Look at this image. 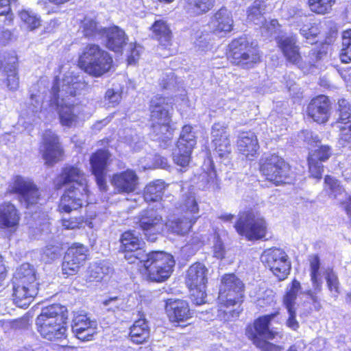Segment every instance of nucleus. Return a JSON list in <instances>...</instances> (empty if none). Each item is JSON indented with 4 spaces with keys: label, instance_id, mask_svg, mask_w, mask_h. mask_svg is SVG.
Segmentation results:
<instances>
[{
    "label": "nucleus",
    "instance_id": "obj_1",
    "mask_svg": "<svg viewBox=\"0 0 351 351\" xmlns=\"http://www.w3.org/2000/svg\"><path fill=\"white\" fill-rule=\"evenodd\" d=\"M55 191L63 189L57 205L60 214L71 213L88 206L92 194L83 170L77 165L66 164L52 180Z\"/></svg>",
    "mask_w": 351,
    "mask_h": 351
},
{
    "label": "nucleus",
    "instance_id": "obj_2",
    "mask_svg": "<svg viewBox=\"0 0 351 351\" xmlns=\"http://www.w3.org/2000/svg\"><path fill=\"white\" fill-rule=\"evenodd\" d=\"M245 291V284L234 273L224 274L221 277L217 297V317L220 321L228 323L239 317L243 310Z\"/></svg>",
    "mask_w": 351,
    "mask_h": 351
},
{
    "label": "nucleus",
    "instance_id": "obj_3",
    "mask_svg": "<svg viewBox=\"0 0 351 351\" xmlns=\"http://www.w3.org/2000/svg\"><path fill=\"white\" fill-rule=\"evenodd\" d=\"M68 319L69 311L65 306L58 303L48 305L36 317V330L43 339L50 341L66 339Z\"/></svg>",
    "mask_w": 351,
    "mask_h": 351
},
{
    "label": "nucleus",
    "instance_id": "obj_4",
    "mask_svg": "<svg viewBox=\"0 0 351 351\" xmlns=\"http://www.w3.org/2000/svg\"><path fill=\"white\" fill-rule=\"evenodd\" d=\"M12 300L19 307L27 308L39 291L40 283L36 269L29 263L20 265L12 279Z\"/></svg>",
    "mask_w": 351,
    "mask_h": 351
},
{
    "label": "nucleus",
    "instance_id": "obj_5",
    "mask_svg": "<svg viewBox=\"0 0 351 351\" xmlns=\"http://www.w3.org/2000/svg\"><path fill=\"white\" fill-rule=\"evenodd\" d=\"M280 314V308L274 312L258 316L245 327V335L255 347L261 351H282L283 347L270 342L282 334L274 330L271 326L272 320Z\"/></svg>",
    "mask_w": 351,
    "mask_h": 351
},
{
    "label": "nucleus",
    "instance_id": "obj_6",
    "mask_svg": "<svg viewBox=\"0 0 351 351\" xmlns=\"http://www.w3.org/2000/svg\"><path fill=\"white\" fill-rule=\"evenodd\" d=\"M77 67L92 77H101L114 66L112 55L99 45L88 43L82 49L77 60Z\"/></svg>",
    "mask_w": 351,
    "mask_h": 351
},
{
    "label": "nucleus",
    "instance_id": "obj_7",
    "mask_svg": "<svg viewBox=\"0 0 351 351\" xmlns=\"http://www.w3.org/2000/svg\"><path fill=\"white\" fill-rule=\"evenodd\" d=\"M225 56L233 66L252 69L262 62L263 52L256 41L242 35L228 43Z\"/></svg>",
    "mask_w": 351,
    "mask_h": 351
},
{
    "label": "nucleus",
    "instance_id": "obj_8",
    "mask_svg": "<svg viewBox=\"0 0 351 351\" xmlns=\"http://www.w3.org/2000/svg\"><path fill=\"white\" fill-rule=\"evenodd\" d=\"M234 228L237 234L247 241L268 240V222L261 212L254 207L239 212Z\"/></svg>",
    "mask_w": 351,
    "mask_h": 351
},
{
    "label": "nucleus",
    "instance_id": "obj_9",
    "mask_svg": "<svg viewBox=\"0 0 351 351\" xmlns=\"http://www.w3.org/2000/svg\"><path fill=\"white\" fill-rule=\"evenodd\" d=\"M258 171L265 182L274 186L290 184L294 180L291 165L283 157L276 154L260 159Z\"/></svg>",
    "mask_w": 351,
    "mask_h": 351
},
{
    "label": "nucleus",
    "instance_id": "obj_10",
    "mask_svg": "<svg viewBox=\"0 0 351 351\" xmlns=\"http://www.w3.org/2000/svg\"><path fill=\"white\" fill-rule=\"evenodd\" d=\"M171 97L156 95L149 102V121L150 127L156 135L163 138L164 136L171 139L173 128H172V113L168 106L172 110L173 103L169 102Z\"/></svg>",
    "mask_w": 351,
    "mask_h": 351
},
{
    "label": "nucleus",
    "instance_id": "obj_11",
    "mask_svg": "<svg viewBox=\"0 0 351 351\" xmlns=\"http://www.w3.org/2000/svg\"><path fill=\"white\" fill-rule=\"evenodd\" d=\"M176 265L173 256L162 250L149 252L143 266L147 279L150 282H163L173 274Z\"/></svg>",
    "mask_w": 351,
    "mask_h": 351
},
{
    "label": "nucleus",
    "instance_id": "obj_12",
    "mask_svg": "<svg viewBox=\"0 0 351 351\" xmlns=\"http://www.w3.org/2000/svg\"><path fill=\"white\" fill-rule=\"evenodd\" d=\"M5 195H16L20 204L26 208L37 206L42 199L40 190L33 180L20 175L12 178Z\"/></svg>",
    "mask_w": 351,
    "mask_h": 351
},
{
    "label": "nucleus",
    "instance_id": "obj_13",
    "mask_svg": "<svg viewBox=\"0 0 351 351\" xmlns=\"http://www.w3.org/2000/svg\"><path fill=\"white\" fill-rule=\"evenodd\" d=\"M207 274V267L199 262L193 263L186 271L185 284L189 290L191 301L196 305L206 302Z\"/></svg>",
    "mask_w": 351,
    "mask_h": 351
},
{
    "label": "nucleus",
    "instance_id": "obj_14",
    "mask_svg": "<svg viewBox=\"0 0 351 351\" xmlns=\"http://www.w3.org/2000/svg\"><path fill=\"white\" fill-rule=\"evenodd\" d=\"M90 259V249L80 242H73L64 252L61 262V272L65 278L77 275Z\"/></svg>",
    "mask_w": 351,
    "mask_h": 351
},
{
    "label": "nucleus",
    "instance_id": "obj_15",
    "mask_svg": "<svg viewBox=\"0 0 351 351\" xmlns=\"http://www.w3.org/2000/svg\"><path fill=\"white\" fill-rule=\"evenodd\" d=\"M263 263L278 281L286 280L291 271V262L285 250L279 247H271L263 254Z\"/></svg>",
    "mask_w": 351,
    "mask_h": 351
},
{
    "label": "nucleus",
    "instance_id": "obj_16",
    "mask_svg": "<svg viewBox=\"0 0 351 351\" xmlns=\"http://www.w3.org/2000/svg\"><path fill=\"white\" fill-rule=\"evenodd\" d=\"M136 224L149 242H156L163 231L165 222L156 209L149 208L142 210L137 217Z\"/></svg>",
    "mask_w": 351,
    "mask_h": 351
},
{
    "label": "nucleus",
    "instance_id": "obj_17",
    "mask_svg": "<svg viewBox=\"0 0 351 351\" xmlns=\"http://www.w3.org/2000/svg\"><path fill=\"white\" fill-rule=\"evenodd\" d=\"M197 143L196 136L190 125H184L176 142L177 152L173 155L174 163L181 167L189 165L193 150Z\"/></svg>",
    "mask_w": 351,
    "mask_h": 351
},
{
    "label": "nucleus",
    "instance_id": "obj_18",
    "mask_svg": "<svg viewBox=\"0 0 351 351\" xmlns=\"http://www.w3.org/2000/svg\"><path fill=\"white\" fill-rule=\"evenodd\" d=\"M165 311L171 324L176 327L184 328L191 324L194 311L189 302L182 299L168 298L165 301Z\"/></svg>",
    "mask_w": 351,
    "mask_h": 351
},
{
    "label": "nucleus",
    "instance_id": "obj_19",
    "mask_svg": "<svg viewBox=\"0 0 351 351\" xmlns=\"http://www.w3.org/2000/svg\"><path fill=\"white\" fill-rule=\"evenodd\" d=\"M112 154L106 148H99L93 152L89 158L90 171L101 191L107 190L106 175L112 162Z\"/></svg>",
    "mask_w": 351,
    "mask_h": 351
},
{
    "label": "nucleus",
    "instance_id": "obj_20",
    "mask_svg": "<svg viewBox=\"0 0 351 351\" xmlns=\"http://www.w3.org/2000/svg\"><path fill=\"white\" fill-rule=\"evenodd\" d=\"M337 104V117L332 125L337 130L339 143L351 149V104L344 99Z\"/></svg>",
    "mask_w": 351,
    "mask_h": 351
},
{
    "label": "nucleus",
    "instance_id": "obj_21",
    "mask_svg": "<svg viewBox=\"0 0 351 351\" xmlns=\"http://www.w3.org/2000/svg\"><path fill=\"white\" fill-rule=\"evenodd\" d=\"M119 241V252L123 254V258L129 264H134L141 260L144 242L134 230L123 232Z\"/></svg>",
    "mask_w": 351,
    "mask_h": 351
},
{
    "label": "nucleus",
    "instance_id": "obj_22",
    "mask_svg": "<svg viewBox=\"0 0 351 351\" xmlns=\"http://www.w3.org/2000/svg\"><path fill=\"white\" fill-rule=\"evenodd\" d=\"M42 157L47 165H53L65 157L64 147L60 137L51 130L45 131L42 136Z\"/></svg>",
    "mask_w": 351,
    "mask_h": 351
},
{
    "label": "nucleus",
    "instance_id": "obj_23",
    "mask_svg": "<svg viewBox=\"0 0 351 351\" xmlns=\"http://www.w3.org/2000/svg\"><path fill=\"white\" fill-rule=\"evenodd\" d=\"M301 290L302 285L300 282L294 278L288 284L282 299V304L286 308L289 314L286 325L293 330H297L300 327L299 322L296 319L295 304Z\"/></svg>",
    "mask_w": 351,
    "mask_h": 351
},
{
    "label": "nucleus",
    "instance_id": "obj_24",
    "mask_svg": "<svg viewBox=\"0 0 351 351\" xmlns=\"http://www.w3.org/2000/svg\"><path fill=\"white\" fill-rule=\"evenodd\" d=\"M22 215L18 207L10 201L0 204V228L14 234L21 225Z\"/></svg>",
    "mask_w": 351,
    "mask_h": 351
},
{
    "label": "nucleus",
    "instance_id": "obj_25",
    "mask_svg": "<svg viewBox=\"0 0 351 351\" xmlns=\"http://www.w3.org/2000/svg\"><path fill=\"white\" fill-rule=\"evenodd\" d=\"M330 102L327 96L317 95L309 101L306 107V114L317 124H325L330 116Z\"/></svg>",
    "mask_w": 351,
    "mask_h": 351
},
{
    "label": "nucleus",
    "instance_id": "obj_26",
    "mask_svg": "<svg viewBox=\"0 0 351 351\" xmlns=\"http://www.w3.org/2000/svg\"><path fill=\"white\" fill-rule=\"evenodd\" d=\"M275 40L287 62L293 65L302 63V56L295 35L278 36Z\"/></svg>",
    "mask_w": 351,
    "mask_h": 351
},
{
    "label": "nucleus",
    "instance_id": "obj_27",
    "mask_svg": "<svg viewBox=\"0 0 351 351\" xmlns=\"http://www.w3.org/2000/svg\"><path fill=\"white\" fill-rule=\"evenodd\" d=\"M111 184L119 194L134 193L138 186V176L134 169H127L114 173L110 179Z\"/></svg>",
    "mask_w": 351,
    "mask_h": 351
},
{
    "label": "nucleus",
    "instance_id": "obj_28",
    "mask_svg": "<svg viewBox=\"0 0 351 351\" xmlns=\"http://www.w3.org/2000/svg\"><path fill=\"white\" fill-rule=\"evenodd\" d=\"M71 330L75 336L82 341H90L97 334V324L85 315H77L73 318Z\"/></svg>",
    "mask_w": 351,
    "mask_h": 351
},
{
    "label": "nucleus",
    "instance_id": "obj_29",
    "mask_svg": "<svg viewBox=\"0 0 351 351\" xmlns=\"http://www.w3.org/2000/svg\"><path fill=\"white\" fill-rule=\"evenodd\" d=\"M211 32L215 35L225 36L233 31L234 27L232 14L225 6L216 11L210 21Z\"/></svg>",
    "mask_w": 351,
    "mask_h": 351
},
{
    "label": "nucleus",
    "instance_id": "obj_30",
    "mask_svg": "<svg viewBox=\"0 0 351 351\" xmlns=\"http://www.w3.org/2000/svg\"><path fill=\"white\" fill-rule=\"evenodd\" d=\"M239 153L246 159L252 160L259 154L260 145L256 134L251 131H243L237 141Z\"/></svg>",
    "mask_w": 351,
    "mask_h": 351
},
{
    "label": "nucleus",
    "instance_id": "obj_31",
    "mask_svg": "<svg viewBox=\"0 0 351 351\" xmlns=\"http://www.w3.org/2000/svg\"><path fill=\"white\" fill-rule=\"evenodd\" d=\"M103 36L106 38V48L115 53L122 54L128 41V36L125 31L117 25L103 27Z\"/></svg>",
    "mask_w": 351,
    "mask_h": 351
},
{
    "label": "nucleus",
    "instance_id": "obj_32",
    "mask_svg": "<svg viewBox=\"0 0 351 351\" xmlns=\"http://www.w3.org/2000/svg\"><path fill=\"white\" fill-rule=\"evenodd\" d=\"M212 143L219 157L223 158L231 152L230 134L226 126L215 123L212 128Z\"/></svg>",
    "mask_w": 351,
    "mask_h": 351
},
{
    "label": "nucleus",
    "instance_id": "obj_33",
    "mask_svg": "<svg viewBox=\"0 0 351 351\" xmlns=\"http://www.w3.org/2000/svg\"><path fill=\"white\" fill-rule=\"evenodd\" d=\"M199 218L200 216L182 215L173 219H169L165 224L167 232L178 236H185L192 230L193 226Z\"/></svg>",
    "mask_w": 351,
    "mask_h": 351
},
{
    "label": "nucleus",
    "instance_id": "obj_34",
    "mask_svg": "<svg viewBox=\"0 0 351 351\" xmlns=\"http://www.w3.org/2000/svg\"><path fill=\"white\" fill-rule=\"evenodd\" d=\"M151 38L156 40L162 49H169L172 45L173 35L168 23L163 19H157L149 27Z\"/></svg>",
    "mask_w": 351,
    "mask_h": 351
},
{
    "label": "nucleus",
    "instance_id": "obj_35",
    "mask_svg": "<svg viewBox=\"0 0 351 351\" xmlns=\"http://www.w3.org/2000/svg\"><path fill=\"white\" fill-rule=\"evenodd\" d=\"M150 337V328L145 315L139 313V317L130 326L128 338L136 345H141L148 342Z\"/></svg>",
    "mask_w": 351,
    "mask_h": 351
},
{
    "label": "nucleus",
    "instance_id": "obj_36",
    "mask_svg": "<svg viewBox=\"0 0 351 351\" xmlns=\"http://www.w3.org/2000/svg\"><path fill=\"white\" fill-rule=\"evenodd\" d=\"M184 11L191 16L205 14L212 10L215 0H182Z\"/></svg>",
    "mask_w": 351,
    "mask_h": 351
},
{
    "label": "nucleus",
    "instance_id": "obj_37",
    "mask_svg": "<svg viewBox=\"0 0 351 351\" xmlns=\"http://www.w3.org/2000/svg\"><path fill=\"white\" fill-rule=\"evenodd\" d=\"M168 184L162 180H154L147 184L143 191V197L146 202L160 201Z\"/></svg>",
    "mask_w": 351,
    "mask_h": 351
},
{
    "label": "nucleus",
    "instance_id": "obj_38",
    "mask_svg": "<svg viewBox=\"0 0 351 351\" xmlns=\"http://www.w3.org/2000/svg\"><path fill=\"white\" fill-rule=\"evenodd\" d=\"M97 217L96 213L88 216H70L60 219V224L64 230H77L87 226L90 228L93 227V221Z\"/></svg>",
    "mask_w": 351,
    "mask_h": 351
},
{
    "label": "nucleus",
    "instance_id": "obj_39",
    "mask_svg": "<svg viewBox=\"0 0 351 351\" xmlns=\"http://www.w3.org/2000/svg\"><path fill=\"white\" fill-rule=\"evenodd\" d=\"M309 275L314 290L319 292L322 289V282L320 278L321 261L318 254H313L308 258Z\"/></svg>",
    "mask_w": 351,
    "mask_h": 351
},
{
    "label": "nucleus",
    "instance_id": "obj_40",
    "mask_svg": "<svg viewBox=\"0 0 351 351\" xmlns=\"http://www.w3.org/2000/svg\"><path fill=\"white\" fill-rule=\"evenodd\" d=\"M83 36L88 39L102 37L104 31L103 27H98V22L91 18L84 17L80 22Z\"/></svg>",
    "mask_w": 351,
    "mask_h": 351
},
{
    "label": "nucleus",
    "instance_id": "obj_41",
    "mask_svg": "<svg viewBox=\"0 0 351 351\" xmlns=\"http://www.w3.org/2000/svg\"><path fill=\"white\" fill-rule=\"evenodd\" d=\"M337 0H307L310 11L317 15H325L332 10Z\"/></svg>",
    "mask_w": 351,
    "mask_h": 351
},
{
    "label": "nucleus",
    "instance_id": "obj_42",
    "mask_svg": "<svg viewBox=\"0 0 351 351\" xmlns=\"http://www.w3.org/2000/svg\"><path fill=\"white\" fill-rule=\"evenodd\" d=\"M18 62L19 58L15 51L0 49V72L14 70Z\"/></svg>",
    "mask_w": 351,
    "mask_h": 351
},
{
    "label": "nucleus",
    "instance_id": "obj_43",
    "mask_svg": "<svg viewBox=\"0 0 351 351\" xmlns=\"http://www.w3.org/2000/svg\"><path fill=\"white\" fill-rule=\"evenodd\" d=\"M58 115L60 124L67 128L72 127L77 121V115L74 112L73 105H61Z\"/></svg>",
    "mask_w": 351,
    "mask_h": 351
},
{
    "label": "nucleus",
    "instance_id": "obj_44",
    "mask_svg": "<svg viewBox=\"0 0 351 351\" xmlns=\"http://www.w3.org/2000/svg\"><path fill=\"white\" fill-rule=\"evenodd\" d=\"M18 15L26 28L29 31L38 29L41 25L40 17L32 10L23 9L19 11Z\"/></svg>",
    "mask_w": 351,
    "mask_h": 351
},
{
    "label": "nucleus",
    "instance_id": "obj_45",
    "mask_svg": "<svg viewBox=\"0 0 351 351\" xmlns=\"http://www.w3.org/2000/svg\"><path fill=\"white\" fill-rule=\"evenodd\" d=\"M339 56L341 62H351V29H347L341 33V49Z\"/></svg>",
    "mask_w": 351,
    "mask_h": 351
},
{
    "label": "nucleus",
    "instance_id": "obj_46",
    "mask_svg": "<svg viewBox=\"0 0 351 351\" xmlns=\"http://www.w3.org/2000/svg\"><path fill=\"white\" fill-rule=\"evenodd\" d=\"M309 178L319 182L322 180L324 167L321 162H319L314 154H308L306 158Z\"/></svg>",
    "mask_w": 351,
    "mask_h": 351
},
{
    "label": "nucleus",
    "instance_id": "obj_47",
    "mask_svg": "<svg viewBox=\"0 0 351 351\" xmlns=\"http://www.w3.org/2000/svg\"><path fill=\"white\" fill-rule=\"evenodd\" d=\"M325 279L328 289L337 298L341 293V285L337 274L332 268L328 267L326 269Z\"/></svg>",
    "mask_w": 351,
    "mask_h": 351
},
{
    "label": "nucleus",
    "instance_id": "obj_48",
    "mask_svg": "<svg viewBox=\"0 0 351 351\" xmlns=\"http://www.w3.org/2000/svg\"><path fill=\"white\" fill-rule=\"evenodd\" d=\"M104 276V267L101 263L93 262L89 264L86 271L88 282H99Z\"/></svg>",
    "mask_w": 351,
    "mask_h": 351
},
{
    "label": "nucleus",
    "instance_id": "obj_49",
    "mask_svg": "<svg viewBox=\"0 0 351 351\" xmlns=\"http://www.w3.org/2000/svg\"><path fill=\"white\" fill-rule=\"evenodd\" d=\"M17 1L18 0H0V16L5 17L4 25H13L14 14L12 10V3Z\"/></svg>",
    "mask_w": 351,
    "mask_h": 351
},
{
    "label": "nucleus",
    "instance_id": "obj_50",
    "mask_svg": "<svg viewBox=\"0 0 351 351\" xmlns=\"http://www.w3.org/2000/svg\"><path fill=\"white\" fill-rule=\"evenodd\" d=\"M184 215L188 216H198L199 212V204L194 195H187L182 204Z\"/></svg>",
    "mask_w": 351,
    "mask_h": 351
},
{
    "label": "nucleus",
    "instance_id": "obj_51",
    "mask_svg": "<svg viewBox=\"0 0 351 351\" xmlns=\"http://www.w3.org/2000/svg\"><path fill=\"white\" fill-rule=\"evenodd\" d=\"M143 50V47L136 43H131L129 45V47L127 51L126 60L128 64H135L138 61L141 53Z\"/></svg>",
    "mask_w": 351,
    "mask_h": 351
},
{
    "label": "nucleus",
    "instance_id": "obj_52",
    "mask_svg": "<svg viewBox=\"0 0 351 351\" xmlns=\"http://www.w3.org/2000/svg\"><path fill=\"white\" fill-rule=\"evenodd\" d=\"M105 100L107 101L108 107L114 108L117 106L122 99V93L108 88L104 95Z\"/></svg>",
    "mask_w": 351,
    "mask_h": 351
},
{
    "label": "nucleus",
    "instance_id": "obj_53",
    "mask_svg": "<svg viewBox=\"0 0 351 351\" xmlns=\"http://www.w3.org/2000/svg\"><path fill=\"white\" fill-rule=\"evenodd\" d=\"M309 154H314V157L321 162L328 160L332 155V148L327 145H322L319 146L313 153Z\"/></svg>",
    "mask_w": 351,
    "mask_h": 351
},
{
    "label": "nucleus",
    "instance_id": "obj_54",
    "mask_svg": "<svg viewBox=\"0 0 351 351\" xmlns=\"http://www.w3.org/2000/svg\"><path fill=\"white\" fill-rule=\"evenodd\" d=\"M18 64L15 65L14 69L12 71H3L6 75L5 83L6 86L10 90H15L19 86V76L17 73Z\"/></svg>",
    "mask_w": 351,
    "mask_h": 351
},
{
    "label": "nucleus",
    "instance_id": "obj_55",
    "mask_svg": "<svg viewBox=\"0 0 351 351\" xmlns=\"http://www.w3.org/2000/svg\"><path fill=\"white\" fill-rule=\"evenodd\" d=\"M213 253L214 257L221 260L225 258L226 254L225 244L221 239L220 235L218 234L215 238L213 246Z\"/></svg>",
    "mask_w": 351,
    "mask_h": 351
},
{
    "label": "nucleus",
    "instance_id": "obj_56",
    "mask_svg": "<svg viewBox=\"0 0 351 351\" xmlns=\"http://www.w3.org/2000/svg\"><path fill=\"white\" fill-rule=\"evenodd\" d=\"M302 36L306 39L315 38L321 32L320 25L318 23H313L302 29Z\"/></svg>",
    "mask_w": 351,
    "mask_h": 351
},
{
    "label": "nucleus",
    "instance_id": "obj_57",
    "mask_svg": "<svg viewBox=\"0 0 351 351\" xmlns=\"http://www.w3.org/2000/svg\"><path fill=\"white\" fill-rule=\"evenodd\" d=\"M206 174L207 176L205 180V183L208 185H216L218 186L219 183L217 171L212 159H210V169L206 172Z\"/></svg>",
    "mask_w": 351,
    "mask_h": 351
},
{
    "label": "nucleus",
    "instance_id": "obj_58",
    "mask_svg": "<svg viewBox=\"0 0 351 351\" xmlns=\"http://www.w3.org/2000/svg\"><path fill=\"white\" fill-rule=\"evenodd\" d=\"M324 182L332 192H337L341 190V186L339 181L330 175L325 176Z\"/></svg>",
    "mask_w": 351,
    "mask_h": 351
},
{
    "label": "nucleus",
    "instance_id": "obj_59",
    "mask_svg": "<svg viewBox=\"0 0 351 351\" xmlns=\"http://www.w3.org/2000/svg\"><path fill=\"white\" fill-rule=\"evenodd\" d=\"M71 0H38V3L43 8L47 9L49 4L60 6L70 2Z\"/></svg>",
    "mask_w": 351,
    "mask_h": 351
},
{
    "label": "nucleus",
    "instance_id": "obj_60",
    "mask_svg": "<svg viewBox=\"0 0 351 351\" xmlns=\"http://www.w3.org/2000/svg\"><path fill=\"white\" fill-rule=\"evenodd\" d=\"M27 326V320L24 318L14 319L11 323V328L15 330L24 328Z\"/></svg>",
    "mask_w": 351,
    "mask_h": 351
},
{
    "label": "nucleus",
    "instance_id": "obj_61",
    "mask_svg": "<svg viewBox=\"0 0 351 351\" xmlns=\"http://www.w3.org/2000/svg\"><path fill=\"white\" fill-rule=\"evenodd\" d=\"M341 205L351 221V195L347 197L345 200L341 201Z\"/></svg>",
    "mask_w": 351,
    "mask_h": 351
},
{
    "label": "nucleus",
    "instance_id": "obj_62",
    "mask_svg": "<svg viewBox=\"0 0 351 351\" xmlns=\"http://www.w3.org/2000/svg\"><path fill=\"white\" fill-rule=\"evenodd\" d=\"M306 295L311 299V300L317 305L316 307L317 310H319L320 308V304L318 300V298L313 294V291L311 290H308L306 291Z\"/></svg>",
    "mask_w": 351,
    "mask_h": 351
},
{
    "label": "nucleus",
    "instance_id": "obj_63",
    "mask_svg": "<svg viewBox=\"0 0 351 351\" xmlns=\"http://www.w3.org/2000/svg\"><path fill=\"white\" fill-rule=\"evenodd\" d=\"M234 218V215L231 213L223 214L219 217V219L223 221H231Z\"/></svg>",
    "mask_w": 351,
    "mask_h": 351
},
{
    "label": "nucleus",
    "instance_id": "obj_64",
    "mask_svg": "<svg viewBox=\"0 0 351 351\" xmlns=\"http://www.w3.org/2000/svg\"><path fill=\"white\" fill-rule=\"evenodd\" d=\"M6 276V269L3 264L2 261H0V281H2Z\"/></svg>",
    "mask_w": 351,
    "mask_h": 351
}]
</instances>
